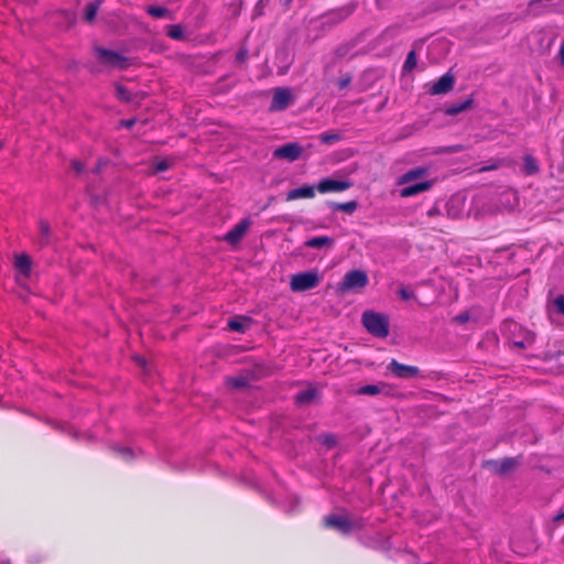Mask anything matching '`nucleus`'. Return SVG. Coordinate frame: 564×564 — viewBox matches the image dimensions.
<instances>
[{
  "label": "nucleus",
  "mask_w": 564,
  "mask_h": 564,
  "mask_svg": "<svg viewBox=\"0 0 564 564\" xmlns=\"http://www.w3.org/2000/svg\"><path fill=\"white\" fill-rule=\"evenodd\" d=\"M2 147H3V144H2V142L0 141V149H2Z\"/></svg>",
  "instance_id": "nucleus-49"
},
{
  "label": "nucleus",
  "mask_w": 564,
  "mask_h": 564,
  "mask_svg": "<svg viewBox=\"0 0 564 564\" xmlns=\"http://www.w3.org/2000/svg\"><path fill=\"white\" fill-rule=\"evenodd\" d=\"M318 397V391L315 388H308L304 391L299 392L295 395V402L297 404H308L316 400Z\"/></svg>",
  "instance_id": "nucleus-18"
},
{
  "label": "nucleus",
  "mask_w": 564,
  "mask_h": 564,
  "mask_svg": "<svg viewBox=\"0 0 564 564\" xmlns=\"http://www.w3.org/2000/svg\"><path fill=\"white\" fill-rule=\"evenodd\" d=\"M362 324L376 337L386 338L389 335V321L384 315L365 312L362 314Z\"/></svg>",
  "instance_id": "nucleus-2"
},
{
  "label": "nucleus",
  "mask_w": 564,
  "mask_h": 564,
  "mask_svg": "<svg viewBox=\"0 0 564 564\" xmlns=\"http://www.w3.org/2000/svg\"><path fill=\"white\" fill-rule=\"evenodd\" d=\"M323 522L326 528H332L345 535L362 528L360 520H352L348 516L336 513L326 516Z\"/></svg>",
  "instance_id": "nucleus-1"
},
{
  "label": "nucleus",
  "mask_w": 564,
  "mask_h": 564,
  "mask_svg": "<svg viewBox=\"0 0 564 564\" xmlns=\"http://www.w3.org/2000/svg\"><path fill=\"white\" fill-rule=\"evenodd\" d=\"M319 140L325 144H332L341 140V135L336 132H325L319 135Z\"/></svg>",
  "instance_id": "nucleus-29"
},
{
  "label": "nucleus",
  "mask_w": 564,
  "mask_h": 564,
  "mask_svg": "<svg viewBox=\"0 0 564 564\" xmlns=\"http://www.w3.org/2000/svg\"><path fill=\"white\" fill-rule=\"evenodd\" d=\"M473 106H474V99L471 97H469L465 100H462V101H458V102H455V104L448 106L445 109V113L448 116H456L465 110L473 108Z\"/></svg>",
  "instance_id": "nucleus-16"
},
{
  "label": "nucleus",
  "mask_w": 564,
  "mask_h": 564,
  "mask_svg": "<svg viewBox=\"0 0 564 564\" xmlns=\"http://www.w3.org/2000/svg\"><path fill=\"white\" fill-rule=\"evenodd\" d=\"M51 241V227L47 221L41 219L39 221V238L37 243L41 247L47 246Z\"/></svg>",
  "instance_id": "nucleus-17"
},
{
  "label": "nucleus",
  "mask_w": 564,
  "mask_h": 564,
  "mask_svg": "<svg viewBox=\"0 0 564 564\" xmlns=\"http://www.w3.org/2000/svg\"><path fill=\"white\" fill-rule=\"evenodd\" d=\"M488 464L496 467V471L499 475H506L513 470L519 465V460L514 457H507L501 462H489Z\"/></svg>",
  "instance_id": "nucleus-14"
},
{
  "label": "nucleus",
  "mask_w": 564,
  "mask_h": 564,
  "mask_svg": "<svg viewBox=\"0 0 564 564\" xmlns=\"http://www.w3.org/2000/svg\"><path fill=\"white\" fill-rule=\"evenodd\" d=\"M330 208L333 210H341L347 214H352L358 208V203L356 200H350L346 203H332Z\"/></svg>",
  "instance_id": "nucleus-23"
},
{
  "label": "nucleus",
  "mask_w": 564,
  "mask_h": 564,
  "mask_svg": "<svg viewBox=\"0 0 564 564\" xmlns=\"http://www.w3.org/2000/svg\"><path fill=\"white\" fill-rule=\"evenodd\" d=\"M99 6H100L99 1L89 2L86 6L85 17H84L86 22L91 23L95 20L97 12L99 10Z\"/></svg>",
  "instance_id": "nucleus-25"
},
{
  "label": "nucleus",
  "mask_w": 564,
  "mask_h": 564,
  "mask_svg": "<svg viewBox=\"0 0 564 564\" xmlns=\"http://www.w3.org/2000/svg\"><path fill=\"white\" fill-rule=\"evenodd\" d=\"M562 520H564V509H563V510H560V511L556 513V516L554 517V521H555V522H560V521H562Z\"/></svg>",
  "instance_id": "nucleus-46"
},
{
  "label": "nucleus",
  "mask_w": 564,
  "mask_h": 564,
  "mask_svg": "<svg viewBox=\"0 0 564 564\" xmlns=\"http://www.w3.org/2000/svg\"><path fill=\"white\" fill-rule=\"evenodd\" d=\"M249 323V318H232L228 322V327L234 332L245 333Z\"/></svg>",
  "instance_id": "nucleus-24"
},
{
  "label": "nucleus",
  "mask_w": 564,
  "mask_h": 564,
  "mask_svg": "<svg viewBox=\"0 0 564 564\" xmlns=\"http://www.w3.org/2000/svg\"><path fill=\"white\" fill-rule=\"evenodd\" d=\"M539 171L540 166L538 161L531 154H525L523 156V172L527 175H534L538 174Z\"/></svg>",
  "instance_id": "nucleus-20"
},
{
  "label": "nucleus",
  "mask_w": 564,
  "mask_h": 564,
  "mask_svg": "<svg viewBox=\"0 0 564 564\" xmlns=\"http://www.w3.org/2000/svg\"><path fill=\"white\" fill-rule=\"evenodd\" d=\"M291 100H292V95H291L290 89L276 88L274 90V94H273V97L271 100L270 110H272V111L284 110L288 108Z\"/></svg>",
  "instance_id": "nucleus-8"
},
{
  "label": "nucleus",
  "mask_w": 564,
  "mask_h": 564,
  "mask_svg": "<svg viewBox=\"0 0 564 564\" xmlns=\"http://www.w3.org/2000/svg\"><path fill=\"white\" fill-rule=\"evenodd\" d=\"M552 307L560 315H564V295H557L552 302Z\"/></svg>",
  "instance_id": "nucleus-32"
},
{
  "label": "nucleus",
  "mask_w": 564,
  "mask_h": 564,
  "mask_svg": "<svg viewBox=\"0 0 564 564\" xmlns=\"http://www.w3.org/2000/svg\"><path fill=\"white\" fill-rule=\"evenodd\" d=\"M432 181H423L413 185L405 186L401 189L400 196L403 198L415 196L420 193L429 191L432 187Z\"/></svg>",
  "instance_id": "nucleus-12"
},
{
  "label": "nucleus",
  "mask_w": 564,
  "mask_h": 564,
  "mask_svg": "<svg viewBox=\"0 0 564 564\" xmlns=\"http://www.w3.org/2000/svg\"><path fill=\"white\" fill-rule=\"evenodd\" d=\"M94 51H95L99 62L105 65L117 67L120 69H124L129 66L128 58L118 52L107 50V48H104L100 46H96L94 48Z\"/></svg>",
  "instance_id": "nucleus-5"
},
{
  "label": "nucleus",
  "mask_w": 564,
  "mask_h": 564,
  "mask_svg": "<svg viewBox=\"0 0 564 564\" xmlns=\"http://www.w3.org/2000/svg\"><path fill=\"white\" fill-rule=\"evenodd\" d=\"M351 82V77L349 75L345 76V77H341L338 83H337V86L339 89H344L346 88Z\"/></svg>",
  "instance_id": "nucleus-39"
},
{
  "label": "nucleus",
  "mask_w": 564,
  "mask_h": 564,
  "mask_svg": "<svg viewBox=\"0 0 564 564\" xmlns=\"http://www.w3.org/2000/svg\"><path fill=\"white\" fill-rule=\"evenodd\" d=\"M171 167V162L166 159L160 160L155 162L154 170L155 172H164Z\"/></svg>",
  "instance_id": "nucleus-34"
},
{
  "label": "nucleus",
  "mask_w": 564,
  "mask_h": 564,
  "mask_svg": "<svg viewBox=\"0 0 564 564\" xmlns=\"http://www.w3.org/2000/svg\"><path fill=\"white\" fill-rule=\"evenodd\" d=\"M351 186L350 182L333 178H323L316 186L319 193L343 192Z\"/></svg>",
  "instance_id": "nucleus-10"
},
{
  "label": "nucleus",
  "mask_w": 564,
  "mask_h": 564,
  "mask_svg": "<svg viewBox=\"0 0 564 564\" xmlns=\"http://www.w3.org/2000/svg\"><path fill=\"white\" fill-rule=\"evenodd\" d=\"M387 388L386 383L366 384L358 389L357 393L360 395H377Z\"/></svg>",
  "instance_id": "nucleus-22"
},
{
  "label": "nucleus",
  "mask_w": 564,
  "mask_h": 564,
  "mask_svg": "<svg viewBox=\"0 0 564 564\" xmlns=\"http://www.w3.org/2000/svg\"><path fill=\"white\" fill-rule=\"evenodd\" d=\"M334 245V240L327 236H318L305 241V246L310 248H329Z\"/></svg>",
  "instance_id": "nucleus-19"
},
{
  "label": "nucleus",
  "mask_w": 564,
  "mask_h": 564,
  "mask_svg": "<svg viewBox=\"0 0 564 564\" xmlns=\"http://www.w3.org/2000/svg\"><path fill=\"white\" fill-rule=\"evenodd\" d=\"M399 295L401 296L402 300L404 301H408V300H411L414 297V293L413 292H410L408 291L405 288H401L399 291H398Z\"/></svg>",
  "instance_id": "nucleus-37"
},
{
  "label": "nucleus",
  "mask_w": 564,
  "mask_h": 564,
  "mask_svg": "<svg viewBox=\"0 0 564 564\" xmlns=\"http://www.w3.org/2000/svg\"><path fill=\"white\" fill-rule=\"evenodd\" d=\"M135 123V120L128 119V120H121L120 124L126 128H132Z\"/></svg>",
  "instance_id": "nucleus-45"
},
{
  "label": "nucleus",
  "mask_w": 564,
  "mask_h": 564,
  "mask_svg": "<svg viewBox=\"0 0 564 564\" xmlns=\"http://www.w3.org/2000/svg\"><path fill=\"white\" fill-rule=\"evenodd\" d=\"M427 172H429V169L425 166H419V167L412 169L399 177L398 184L402 185V184L410 183L414 180L421 178V177L425 176L427 174Z\"/></svg>",
  "instance_id": "nucleus-15"
},
{
  "label": "nucleus",
  "mask_w": 564,
  "mask_h": 564,
  "mask_svg": "<svg viewBox=\"0 0 564 564\" xmlns=\"http://www.w3.org/2000/svg\"><path fill=\"white\" fill-rule=\"evenodd\" d=\"M116 96L123 101H130L131 99L130 91L122 85L116 86Z\"/></svg>",
  "instance_id": "nucleus-31"
},
{
  "label": "nucleus",
  "mask_w": 564,
  "mask_h": 564,
  "mask_svg": "<svg viewBox=\"0 0 564 564\" xmlns=\"http://www.w3.org/2000/svg\"><path fill=\"white\" fill-rule=\"evenodd\" d=\"M557 57H558L561 66L564 67V40L561 43Z\"/></svg>",
  "instance_id": "nucleus-43"
},
{
  "label": "nucleus",
  "mask_w": 564,
  "mask_h": 564,
  "mask_svg": "<svg viewBox=\"0 0 564 564\" xmlns=\"http://www.w3.org/2000/svg\"><path fill=\"white\" fill-rule=\"evenodd\" d=\"M534 341V335L532 333H528L522 340L514 341L513 345L520 348H527L532 345Z\"/></svg>",
  "instance_id": "nucleus-33"
},
{
  "label": "nucleus",
  "mask_w": 564,
  "mask_h": 564,
  "mask_svg": "<svg viewBox=\"0 0 564 564\" xmlns=\"http://www.w3.org/2000/svg\"><path fill=\"white\" fill-rule=\"evenodd\" d=\"M115 451L124 459H130L133 457V454L129 447H115Z\"/></svg>",
  "instance_id": "nucleus-35"
},
{
  "label": "nucleus",
  "mask_w": 564,
  "mask_h": 564,
  "mask_svg": "<svg viewBox=\"0 0 564 564\" xmlns=\"http://www.w3.org/2000/svg\"><path fill=\"white\" fill-rule=\"evenodd\" d=\"M167 35L173 40H182L184 37L183 28L180 24L169 26Z\"/></svg>",
  "instance_id": "nucleus-30"
},
{
  "label": "nucleus",
  "mask_w": 564,
  "mask_h": 564,
  "mask_svg": "<svg viewBox=\"0 0 564 564\" xmlns=\"http://www.w3.org/2000/svg\"><path fill=\"white\" fill-rule=\"evenodd\" d=\"M321 276L317 271L300 272L292 275L290 288L293 292H304L316 288Z\"/></svg>",
  "instance_id": "nucleus-3"
},
{
  "label": "nucleus",
  "mask_w": 564,
  "mask_h": 564,
  "mask_svg": "<svg viewBox=\"0 0 564 564\" xmlns=\"http://www.w3.org/2000/svg\"><path fill=\"white\" fill-rule=\"evenodd\" d=\"M292 1H293V0H280V3H281L284 8L289 9V8H290V6H291V3H292Z\"/></svg>",
  "instance_id": "nucleus-47"
},
{
  "label": "nucleus",
  "mask_w": 564,
  "mask_h": 564,
  "mask_svg": "<svg viewBox=\"0 0 564 564\" xmlns=\"http://www.w3.org/2000/svg\"><path fill=\"white\" fill-rule=\"evenodd\" d=\"M134 359H135V361H137L140 366H142V367H144V366H145V359H144V358H142V357H140V356H137Z\"/></svg>",
  "instance_id": "nucleus-48"
},
{
  "label": "nucleus",
  "mask_w": 564,
  "mask_h": 564,
  "mask_svg": "<svg viewBox=\"0 0 564 564\" xmlns=\"http://www.w3.org/2000/svg\"><path fill=\"white\" fill-rule=\"evenodd\" d=\"M336 443V440L333 435H325L323 436V444L327 446H334Z\"/></svg>",
  "instance_id": "nucleus-41"
},
{
  "label": "nucleus",
  "mask_w": 564,
  "mask_h": 564,
  "mask_svg": "<svg viewBox=\"0 0 564 564\" xmlns=\"http://www.w3.org/2000/svg\"><path fill=\"white\" fill-rule=\"evenodd\" d=\"M455 84V77L451 73L444 74L437 82L430 86L431 95H442L449 93Z\"/></svg>",
  "instance_id": "nucleus-9"
},
{
  "label": "nucleus",
  "mask_w": 564,
  "mask_h": 564,
  "mask_svg": "<svg viewBox=\"0 0 564 564\" xmlns=\"http://www.w3.org/2000/svg\"><path fill=\"white\" fill-rule=\"evenodd\" d=\"M148 13L153 18H171L170 11L164 7H149Z\"/></svg>",
  "instance_id": "nucleus-27"
},
{
  "label": "nucleus",
  "mask_w": 564,
  "mask_h": 564,
  "mask_svg": "<svg viewBox=\"0 0 564 564\" xmlns=\"http://www.w3.org/2000/svg\"><path fill=\"white\" fill-rule=\"evenodd\" d=\"M442 215L441 210L438 207H432L429 212H427V216L429 217H436V216H440Z\"/></svg>",
  "instance_id": "nucleus-44"
},
{
  "label": "nucleus",
  "mask_w": 564,
  "mask_h": 564,
  "mask_svg": "<svg viewBox=\"0 0 564 564\" xmlns=\"http://www.w3.org/2000/svg\"><path fill=\"white\" fill-rule=\"evenodd\" d=\"M470 319V315L468 312H463L458 315H456L454 318H453V322L455 323H458V324H465L467 323L468 321Z\"/></svg>",
  "instance_id": "nucleus-36"
},
{
  "label": "nucleus",
  "mask_w": 564,
  "mask_h": 564,
  "mask_svg": "<svg viewBox=\"0 0 564 564\" xmlns=\"http://www.w3.org/2000/svg\"><path fill=\"white\" fill-rule=\"evenodd\" d=\"M302 154V147L297 143H288L274 150L273 156L275 159L288 160L289 162L296 161Z\"/></svg>",
  "instance_id": "nucleus-7"
},
{
  "label": "nucleus",
  "mask_w": 564,
  "mask_h": 564,
  "mask_svg": "<svg viewBox=\"0 0 564 564\" xmlns=\"http://www.w3.org/2000/svg\"><path fill=\"white\" fill-rule=\"evenodd\" d=\"M315 196V187L311 185H304L294 189H291L286 194V200H294L299 198H313Z\"/></svg>",
  "instance_id": "nucleus-13"
},
{
  "label": "nucleus",
  "mask_w": 564,
  "mask_h": 564,
  "mask_svg": "<svg viewBox=\"0 0 564 564\" xmlns=\"http://www.w3.org/2000/svg\"><path fill=\"white\" fill-rule=\"evenodd\" d=\"M249 226H250L249 219L241 220L239 224H237L231 230H229L226 234V236L224 237V240L231 246H236L243 238Z\"/></svg>",
  "instance_id": "nucleus-11"
},
{
  "label": "nucleus",
  "mask_w": 564,
  "mask_h": 564,
  "mask_svg": "<svg viewBox=\"0 0 564 564\" xmlns=\"http://www.w3.org/2000/svg\"><path fill=\"white\" fill-rule=\"evenodd\" d=\"M387 369L400 379L415 378L420 373V369L417 367L400 364L395 359L391 360Z\"/></svg>",
  "instance_id": "nucleus-6"
},
{
  "label": "nucleus",
  "mask_w": 564,
  "mask_h": 564,
  "mask_svg": "<svg viewBox=\"0 0 564 564\" xmlns=\"http://www.w3.org/2000/svg\"><path fill=\"white\" fill-rule=\"evenodd\" d=\"M248 57V51L246 48H241L236 54L237 62L243 63Z\"/></svg>",
  "instance_id": "nucleus-40"
},
{
  "label": "nucleus",
  "mask_w": 564,
  "mask_h": 564,
  "mask_svg": "<svg viewBox=\"0 0 564 564\" xmlns=\"http://www.w3.org/2000/svg\"><path fill=\"white\" fill-rule=\"evenodd\" d=\"M501 165V162H496L491 165H486V166H482L479 169V172H486V171H492V170H497L499 166Z\"/></svg>",
  "instance_id": "nucleus-42"
},
{
  "label": "nucleus",
  "mask_w": 564,
  "mask_h": 564,
  "mask_svg": "<svg viewBox=\"0 0 564 564\" xmlns=\"http://www.w3.org/2000/svg\"><path fill=\"white\" fill-rule=\"evenodd\" d=\"M31 258L28 254H20L15 257V267L24 275H29L31 271Z\"/></svg>",
  "instance_id": "nucleus-21"
},
{
  "label": "nucleus",
  "mask_w": 564,
  "mask_h": 564,
  "mask_svg": "<svg viewBox=\"0 0 564 564\" xmlns=\"http://www.w3.org/2000/svg\"><path fill=\"white\" fill-rule=\"evenodd\" d=\"M369 282L368 275L362 270H351L345 274L338 285L340 292L358 291L364 289Z\"/></svg>",
  "instance_id": "nucleus-4"
},
{
  "label": "nucleus",
  "mask_w": 564,
  "mask_h": 564,
  "mask_svg": "<svg viewBox=\"0 0 564 564\" xmlns=\"http://www.w3.org/2000/svg\"><path fill=\"white\" fill-rule=\"evenodd\" d=\"M72 169H73L77 174H80V173H83V172H84L85 166H84V164H83L80 161H78V160H73V161H72Z\"/></svg>",
  "instance_id": "nucleus-38"
},
{
  "label": "nucleus",
  "mask_w": 564,
  "mask_h": 564,
  "mask_svg": "<svg viewBox=\"0 0 564 564\" xmlns=\"http://www.w3.org/2000/svg\"><path fill=\"white\" fill-rule=\"evenodd\" d=\"M416 66V54L414 51L408 53L406 59L403 64V72H411Z\"/></svg>",
  "instance_id": "nucleus-28"
},
{
  "label": "nucleus",
  "mask_w": 564,
  "mask_h": 564,
  "mask_svg": "<svg viewBox=\"0 0 564 564\" xmlns=\"http://www.w3.org/2000/svg\"><path fill=\"white\" fill-rule=\"evenodd\" d=\"M227 384L235 389H242L248 386V378L243 376L239 377H229L226 380Z\"/></svg>",
  "instance_id": "nucleus-26"
}]
</instances>
